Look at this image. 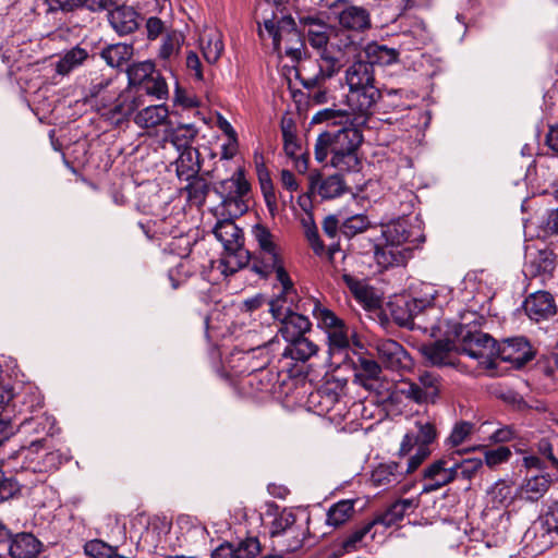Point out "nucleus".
<instances>
[{"label":"nucleus","mask_w":558,"mask_h":558,"mask_svg":"<svg viewBox=\"0 0 558 558\" xmlns=\"http://www.w3.org/2000/svg\"><path fill=\"white\" fill-rule=\"evenodd\" d=\"M44 442V439L34 440L28 447H21L2 459L9 471L20 477L7 476L0 468V504L15 497L23 488L44 483L46 474L61 465V453L45 451Z\"/></svg>","instance_id":"1"},{"label":"nucleus","mask_w":558,"mask_h":558,"mask_svg":"<svg viewBox=\"0 0 558 558\" xmlns=\"http://www.w3.org/2000/svg\"><path fill=\"white\" fill-rule=\"evenodd\" d=\"M363 141L362 133L353 126H341L320 133L316 140L314 154L318 162H324L330 154V165L340 171H355L359 168L357 148Z\"/></svg>","instance_id":"2"},{"label":"nucleus","mask_w":558,"mask_h":558,"mask_svg":"<svg viewBox=\"0 0 558 558\" xmlns=\"http://www.w3.org/2000/svg\"><path fill=\"white\" fill-rule=\"evenodd\" d=\"M345 83L349 87L347 105L355 114V122L365 124L381 97V93L376 86L373 65L365 61L353 62L345 70Z\"/></svg>","instance_id":"3"},{"label":"nucleus","mask_w":558,"mask_h":558,"mask_svg":"<svg viewBox=\"0 0 558 558\" xmlns=\"http://www.w3.org/2000/svg\"><path fill=\"white\" fill-rule=\"evenodd\" d=\"M252 232L257 242V250L251 256L252 270L265 279L276 274L282 293L294 294V284L284 268L283 252L275 235L263 225H256Z\"/></svg>","instance_id":"4"},{"label":"nucleus","mask_w":558,"mask_h":558,"mask_svg":"<svg viewBox=\"0 0 558 558\" xmlns=\"http://www.w3.org/2000/svg\"><path fill=\"white\" fill-rule=\"evenodd\" d=\"M233 218L228 216L217 221L213 229L216 239L223 246L221 258L213 262V267L225 277L235 274L251 262V254L244 247L243 231L234 223Z\"/></svg>","instance_id":"5"},{"label":"nucleus","mask_w":558,"mask_h":558,"mask_svg":"<svg viewBox=\"0 0 558 558\" xmlns=\"http://www.w3.org/2000/svg\"><path fill=\"white\" fill-rule=\"evenodd\" d=\"M299 23L305 33L308 45L317 51L320 78L333 77L341 70L340 60L328 49L331 27L318 15L302 14Z\"/></svg>","instance_id":"6"},{"label":"nucleus","mask_w":558,"mask_h":558,"mask_svg":"<svg viewBox=\"0 0 558 558\" xmlns=\"http://www.w3.org/2000/svg\"><path fill=\"white\" fill-rule=\"evenodd\" d=\"M265 32L272 39L274 50L282 51L292 60H300L304 53L305 43L296 28V23L291 15L265 19L263 22Z\"/></svg>","instance_id":"7"},{"label":"nucleus","mask_w":558,"mask_h":558,"mask_svg":"<svg viewBox=\"0 0 558 558\" xmlns=\"http://www.w3.org/2000/svg\"><path fill=\"white\" fill-rule=\"evenodd\" d=\"M251 186L243 169L239 168L231 178L220 181L214 191L221 198L222 215L240 217L248 209L247 198Z\"/></svg>","instance_id":"8"},{"label":"nucleus","mask_w":558,"mask_h":558,"mask_svg":"<svg viewBox=\"0 0 558 558\" xmlns=\"http://www.w3.org/2000/svg\"><path fill=\"white\" fill-rule=\"evenodd\" d=\"M454 333L461 342L460 352L477 360L486 369L496 367L497 341L492 336L463 325Z\"/></svg>","instance_id":"9"},{"label":"nucleus","mask_w":558,"mask_h":558,"mask_svg":"<svg viewBox=\"0 0 558 558\" xmlns=\"http://www.w3.org/2000/svg\"><path fill=\"white\" fill-rule=\"evenodd\" d=\"M294 295L295 293L287 295L281 292L269 303L272 317L280 323L278 332L287 342L304 337L312 327L306 316L293 312L288 305V301L293 302Z\"/></svg>","instance_id":"10"},{"label":"nucleus","mask_w":558,"mask_h":558,"mask_svg":"<svg viewBox=\"0 0 558 558\" xmlns=\"http://www.w3.org/2000/svg\"><path fill=\"white\" fill-rule=\"evenodd\" d=\"M353 372L354 383L375 395L379 401L386 402L392 397L393 384L383 375L381 367L375 360L357 356L353 362Z\"/></svg>","instance_id":"11"},{"label":"nucleus","mask_w":558,"mask_h":558,"mask_svg":"<svg viewBox=\"0 0 558 558\" xmlns=\"http://www.w3.org/2000/svg\"><path fill=\"white\" fill-rule=\"evenodd\" d=\"M312 314L318 327L325 329L328 335L330 354L347 352L350 348V339L344 322L317 300L312 301Z\"/></svg>","instance_id":"12"},{"label":"nucleus","mask_w":558,"mask_h":558,"mask_svg":"<svg viewBox=\"0 0 558 558\" xmlns=\"http://www.w3.org/2000/svg\"><path fill=\"white\" fill-rule=\"evenodd\" d=\"M456 460L452 454H445L430 462L422 473L424 481L422 494L436 492L457 480Z\"/></svg>","instance_id":"13"},{"label":"nucleus","mask_w":558,"mask_h":558,"mask_svg":"<svg viewBox=\"0 0 558 558\" xmlns=\"http://www.w3.org/2000/svg\"><path fill=\"white\" fill-rule=\"evenodd\" d=\"M142 106L143 95L129 88L119 95L116 94V97L108 101L107 108H100V112L112 124L120 125Z\"/></svg>","instance_id":"14"},{"label":"nucleus","mask_w":558,"mask_h":558,"mask_svg":"<svg viewBox=\"0 0 558 558\" xmlns=\"http://www.w3.org/2000/svg\"><path fill=\"white\" fill-rule=\"evenodd\" d=\"M424 359L436 367H457L459 364L460 349L454 341L436 340L432 343L424 344L421 348Z\"/></svg>","instance_id":"15"},{"label":"nucleus","mask_w":558,"mask_h":558,"mask_svg":"<svg viewBox=\"0 0 558 558\" xmlns=\"http://www.w3.org/2000/svg\"><path fill=\"white\" fill-rule=\"evenodd\" d=\"M349 191L350 187L341 174L325 177L319 172H311L308 175V193L322 199L337 198Z\"/></svg>","instance_id":"16"},{"label":"nucleus","mask_w":558,"mask_h":558,"mask_svg":"<svg viewBox=\"0 0 558 558\" xmlns=\"http://www.w3.org/2000/svg\"><path fill=\"white\" fill-rule=\"evenodd\" d=\"M496 359L512 364L515 368L524 366L534 357L530 342L524 337L504 340L497 344Z\"/></svg>","instance_id":"17"},{"label":"nucleus","mask_w":558,"mask_h":558,"mask_svg":"<svg viewBox=\"0 0 558 558\" xmlns=\"http://www.w3.org/2000/svg\"><path fill=\"white\" fill-rule=\"evenodd\" d=\"M378 359L385 367L391 371L408 369L412 366V359L407 350L396 340L380 339L376 342Z\"/></svg>","instance_id":"18"},{"label":"nucleus","mask_w":558,"mask_h":558,"mask_svg":"<svg viewBox=\"0 0 558 558\" xmlns=\"http://www.w3.org/2000/svg\"><path fill=\"white\" fill-rule=\"evenodd\" d=\"M412 256L413 247H403L384 241L374 245V258L383 269L404 266Z\"/></svg>","instance_id":"19"},{"label":"nucleus","mask_w":558,"mask_h":558,"mask_svg":"<svg viewBox=\"0 0 558 558\" xmlns=\"http://www.w3.org/2000/svg\"><path fill=\"white\" fill-rule=\"evenodd\" d=\"M380 234L384 242L414 248L413 228L404 217L381 225Z\"/></svg>","instance_id":"20"},{"label":"nucleus","mask_w":558,"mask_h":558,"mask_svg":"<svg viewBox=\"0 0 558 558\" xmlns=\"http://www.w3.org/2000/svg\"><path fill=\"white\" fill-rule=\"evenodd\" d=\"M526 315L535 322L548 319L556 314V305L553 295L546 291H537L531 294L523 303Z\"/></svg>","instance_id":"21"},{"label":"nucleus","mask_w":558,"mask_h":558,"mask_svg":"<svg viewBox=\"0 0 558 558\" xmlns=\"http://www.w3.org/2000/svg\"><path fill=\"white\" fill-rule=\"evenodd\" d=\"M339 25L347 31L364 33L372 27L371 13L359 5H347L337 15Z\"/></svg>","instance_id":"22"},{"label":"nucleus","mask_w":558,"mask_h":558,"mask_svg":"<svg viewBox=\"0 0 558 558\" xmlns=\"http://www.w3.org/2000/svg\"><path fill=\"white\" fill-rule=\"evenodd\" d=\"M141 110L134 116V123L140 129H154L160 125H169V109L167 105H148L142 106Z\"/></svg>","instance_id":"23"},{"label":"nucleus","mask_w":558,"mask_h":558,"mask_svg":"<svg viewBox=\"0 0 558 558\" xmlns=\"http://www.w3.org/2000/svg\"><path fill=\"white\" fill-rule=\"evenodd\" d=\"M108 21L111 27L120 36L129 35L138 28L137 12L126 5H118L108 13Z\"/></svg>","instance_id":"24"},{"label":"nucleus","mask_w":558,"mask_h":558,"mask_svg":"<svg viewBox=\"0 0 558 558\" xmlns=\"http://www.w3.org/2000/svg\"><path fill=\"white\" fill-rule=\"evenodd\" d=\"M198 135V129L193 123H180L172 126L170 123L165 130L163 142L171 143L177 150L194 148L192 143Z\"/></svg>","instance_id":"25"},{"label":"nucleus","mask_w":558,"mask_h":558,"mask_svg":"<svg viewBox=\"0 0 558 558\" xmlns=\"http://www.w3.org/2000/svg\"><path fill=\"white\" fill-rule=\"evenodd\" d=\"M407 475L404 465L396 461L378 464L372 472V482L375 486L390 487L401 483Z\"/></svg>","instance_id":"26"},{"label":"nucleus","mask_w":558,"mask_h":558,"mask_svg":"<svg viewBox=\"0 0 558 558\" xmlns=\"http://www.w3.org/2000/svg\"><path fill=\"white\" fill-rule=\"evenodd\" d=\"M112 81L110 78H96L92 81L90 85L86 89L85 100L100 111V108H107L108 101L116 97V92L110 90Z\"/></svg>","instance_id":"27"},{"label":"nucleus","mask_w":558,"mask_h":558,"mask_svg":"<svg viewBox=\"0 0 558 558\" xmlns=\"http://www.w3.org/2000/svg\"><path fill=\"white\" fill-rule=\"evenodd\" d=\"M12 558H35L40 551V542L29 533L17 534L9 544Z\"/></svg>","instance_id":"28"},{"label":"nucleus","mask_w":558,"mask_h":558,"mask_svg":"<svg viewBox=\"0 0 558 558\" xmlns=\"http://www.w3.org/2000/svg\"><path fill=\"white\" fill-rule=\"evenodd\" d=\"M532 531L536 539V546L543 550L553 546L558 538V525H556L545 512L533 524Z\"/></svg>","instance_id":"29"},{"label":"nucleus","mask_w":558,"mask_h":558,"mask_svg":"<svg viewBox=\"0 0 558 558\" xmlns=\"http://www.w3.org/2000/svg\"><path fill=\"white\" fill-rule=\"evenodd\" d=\"M179 157L175 160L177 175L180 180H190L201 171L199 151L196 148L178 150Z\"/></svg>","instance_id":"30"},{"label":"nucleus","mask_w":558,"mask_h":558,"mask_svg":"<svg viewBox=\"0 0 558 558\" xmlns=\"http://www.w3.org/2000/svg\"><path fill=\"white\" fill-rule=\"evenodd\" d=\"M556 268V255L549 248L537 251L525 266L526 274L536 276H549Z\"/></svg>","instance_id":"31"},{"label":"nucleus","mask_w":558,"mask_h":558,"mask_svg":"<svg viewBox=\"0 0 558 558\" xmlns=\"http://www.w3.org/2000/svg\"><path fill=\"white\" fill-rule=\"evenodd\" d=\"M364 52L367 59L365 62H369L373 66L375 64L390 65L396 63L399 58L397 49L376 41L368 43L364 48Z\"/></svg>","instance_id":"32"},{"label":"nucleus","mask_w":558,"mask_h":558,"mask_svg":"<svg viewBox=\"0 0 558 558\" xmlns=\"http://www.w3.org/2000/svg\"><path fill=\"white\" fill-rule=\"evenodd\" d=\"M204 59L210 63H216L222 54L223 41L218 31L204 32L199 38Z\"/></svg>","instance_id":"33"},{"label":"nucleus","mask_w":558,"mask_h":558,"mask_svg":"<svg viewBox=\"0 0 558 558\" xmlns=\"http://www.w3.org/2000/svg\"><path fill=\"white\" fill-rule=\"evenodd\" d=\"M331 77L320 78V65L318 71L308 77L301 80L302 86L308 92V98L316 105H324L329 100V90L324 87L325 83Z\"/></svg>","instance_id":"34"},{"label":"nucleus","mask_w":558,"mask_h":558,"mask_svg":"<svg viewBox=\"0 0 558 558\" xmlns=\"http://www.w3.org/2000/svg\"><path fill=\"white\" fill-rule=\"evenodd\" d=\"M417 507V502L413 498L400 499L395 501L380 517L375 519L377 524L391 526L403 519L405 513L413 511Z\"/></svg>","instance_id":"35"},{"label":"nucleus","mask_w":558,"mask_h":558,"mask_svg":"<svg viewBox=\"0 0 558 558\" xmlns=\"http://www.w3.org/2000/svg\"><path fill=\"white\" fill-rule=\"evenodd\" d=\"M88 58L86 49L76 46L65 51L54 64V71L59 75H68L73 70L81 66L84 61Z\"/></svg>","instance_id":"36"},{"label":"nucleus","mask_w":558,"mask_h":558,"mask_svg":"<svg viewBox=\"0 0 558 558\" xmlns=\"http://www.w3.org/2000/svg\"><path fill=\"white\" fill-rule=\"evenodd\" d=\"M428 290H430L426 295V298L417 299L414 298L411 301L405 303L407 313L398 314V312H395V320L399 326H408L412 320L413 317L420 314L423 310L430 306L433 304V301L435 299V290L433 287H428Z\"/></svg>","instance_id":"37"},{"label":"nucleus","mask_w":558,"mask_h":558,"mask_svg":"<svg viewBox=\"0 0 558 558\" xmlns=\"http://www.w3.org/2000/svg\"><path fill=\"white\" fill-rule=\"evenodd\" d=\"M134 48L129 44H113L104 48L101 58L111 68H121L126 64L133 56Z\"/></svg>","instance_id":"38"},{"label":"nucleus","mask_w":558,"mask_h":558,"mask_svg":"<svg viewBox=\"0 0 558 558\" xmlns=\"http://www.w3.org/2000/svg\"><path fill=\"white\" fill-rule=\"evenodd\" d=\"M318 351V347L307 337H301L288 342L283 355L292 360L305 362Z\"/></svg>","instance_id":"39"},{"label":"nucleus","mask_w":558,"mask_h":558,"mask_svg":"<svg viewBox=\"0 0 558 558\" xmlns=\"http://www.w3.org/2000/svg\"><path fill=\"white\" fill-rule=\"evenodd\" d=\"M550 483L551 480L549 475L541 474L532 476L521 486V497L530 501H537L548 490Z\"/></svg>","instance_id":"40"},{"label":"nucleus","mask_w":558,"mask_h":558,"mask_svg":"<svg viewBox=\"0 0 558 558\" xmlns=\"http://www.w3.org/2000/svg\"><path fill=\"white\" fill-rule=\"evenodd\" d=\"M133 92L143 95V101L145 102L146 96H151L158 100L167 99L169 96L168 85L166 80L160 73L153 74L143 85L138 88H131Z\"/></svg>","instance_id":"41"},{"label":"nucleus","mask_w":558,"mask_h":558,"mask_svg":"<svg viewBox=\"0 0 558 558\" xmlns=\"http://www.w3.org/2000/svg\"><path fill=\"white\" fill-rule=\"evenodd\" d=\"M354 512V500L343 499L332 505L327 511L326 523L338 527L345 523Z\"/></svg>","instance_id":"42"},{"label":"nucleus","mask_w":558,"mask_h":558,"mask_svg":"<svg viewBox=\"0 0 558 558\" xmlns=\"http://www.w3.org/2000/svg\"><path fill=\"white\" fill-rule=\"evenodd\" d=\"M126 73L130 88H138L156 73L155 63L150 60L133 63L128 68Z\"/></svg>","instance_id":"43"},{"label":"nucleus","mask_w":558,"mask_h":558,"mask_svg":"<svg viewBox=\"0 0 558 558\" xmlns=\"http://www.w3.org/2000/svg\"><path fill=\"white\" fill-rule=\"evenodd\" d=\"M354 118L355 114L349 107L348 110H336L331 108H326L314 116L313 122H331L332 128L341 125L342 122H350L351 124L359 125L355 122Z\"/></svg>","instance_id":"44"},{"label":"nucleus","mask_w":558,"mask_h":558,"mask_svg":"<svg viewBox=\"0 0 558 558\" xmlns=\"http://www.w3.org/2000/svg\"><path fill=\"white\" fill-rule=\"evenodd\" d=\"M343 281L349 287L354 296L365 303L368 308L377 307L379 304V300L374 296V292L368 287L362 284L359 280L354 279L352 276L344 274L342 276Z\"/></svg>","instance_id":"45"},{"label":"nucleus","mask_w":558,"mask_h":558,"mask_svg":"<svg viewBox=\"0 0 558 558\" xmlns=\"http://www.w3.org/2000/svg\"><path fill=\"white\" fill-rule=\"evenodd\" d=\"M187 181L189 184L185 186V191L187 193L189 201L198 207L203 206L209 193L208 182L198 174Z\"/></svg>","instance_id":"46"},{"label":"nucleus","mask_w":558,"mask_h":558,"mask_svg":"<svg viewBox=\"0 0 558 558\" xmlns=\"http://www.w3.org/2000/svg\"><path fill=\"white\" fill-rule=\"evenodd\" d=\"M417 384L426 402H435L439 395L440 377L433 372L425 371L420 373Z\"/></svg>","instance_id":"47"},{"label":"nucleus","mask_w":558,"mask_h":558,"mask_svg":"<svg viewBox=\"0 0 558 558\" xmlns=\"http://www.w3.org/2000/svg\"><path fill=\"white\" fill-rule=\"evenodd\" d=\"M296 517L290 510H282L271 522L269 534L271 537H282L287 533H292V526L295 525Z\"/></svg>","instance_id":"48"},{"label":"nucleus","mask_w":558,"mask_h":558,"mask_svg":"<svg viewBox=\"0 0 558 558\" xmlns=\"http://www.w3.org/2000/svg\"><path fill=\"white\" fill-rule=\"evenodd\" d=\"M47 13H74L82 9L89 10L92 0H44Z\"/></svg>","instance_id":"49"},{"label":"nucleus","mask_w":558,"mask_h":558,"mask_svg":"<svg viewBox=\"0 0 558 558\" xmlns=\"http://www.w3.org/2000/svg\"><path fill=\"white\" fill-rule=\"evenodd\" d=\"M391 393L392 397L388 398L386 401L395 402L400 395L418 404L427 403L423 392L420 390L418 384L414 381H403L400 386L396 387L395 390L391 389Z\"/></svg>","instance_id":"50"},{"label":"nucleus","mask_w":558,"mask_h":558,"mask_svg":"<svg viewBox=\"0 0 558 558\" xmlns=\"http://www.w3.org/2000/svg\"><path fill=\"white\" fill-rule=\"evenodd\" d=\"M371 227V221L366 215L356 214L344 219L340 226V231L347 238H352L366 231Z\"/></svg>","instance_id":"51"},{"label":"nucleus","mask_w":558,"mask_h":558,"mask_svg":"<svg viewBox=\"0 0 558 558\" xmlns=\"http://www.w3.org/2000/svg\"><path fill=\"white\" fill-rule=\"evenodd\" d=\"M487 493L494 507L507 506L513 499V488L506 481L496 482Z\"/></svg>","instance_id":"52"},{"label":"nucleus","mask_w":558,"mask_h":558,"mask_svg":"<svg viewBox=\"0 0 558 558\" xmlns=\"http://www.w3.org/2000/svg\"><path fill=\"white\" fill-rule=\"evenodd\" d=\"M376 524L377 521L373 520L355 529L353 532L347 535L341 542V547L343 550L347 553L355 550L362 543L363 538L372 531Z\"/></svg>","instance_id":"53"},{"label":"nucleus","mask_w":558,"mask_h":558,"mask_svg":"<svg viewBox=\"0 0 558 558\" xmlns=\"http://www.w3.org/2000/svg\"><path fill=\"white\" fill-rule=\"evenodd\" d=\"M281 132L283 138V149L286 154L291 158H296L301 147L298 144L293 122L291 120L282 121Z\"/></svg>","instance_id":"54"},{"label":"nucleus","mask_w":558,"mask_h":558,"mask_svg":"<svg viewBox=\"0 0 558 558\" xmlns=\"http://www.w3.org/2000/svg\"><path fill=\"white\" fill-rule=\"evenodd\" d=\"M482 466L483 461L478 458L463 459L461 461L456 460L454 473L457 474V480L462 478L471 481Z\"/></svg>","instance_id":"55"},{"label":"nucleus","mask_w":558,"mask_h":558,"mask_svg":"<svg viewBox=\"0 0 558 558\" xmlns=\"http://www.w3.org/2000/svg\"><path fill=\"white\" fill-rule=\"evenodd\" d=\"M474 430V424L460 421L456 423L451 429L450 435L447 438V445L450 447H458L466 441Z\"/></svg>","instance_id":"56"},{"label":"nucleus","mask_w":558,"mask_h":558,"mask_svg":"<svg viewBox=\"0 0 558 558\" xmlns=\"http://www.w3.org/2000/svg\"><path fill=\"white\" fill-rule=\"evenodd\" d=\"M235 558H255L260 553L257 537H246L233 544Z\"/></svg>","instance_id":"57"},{"label":"nucleus","mask_w":558,"mask_h":558,"mask_svg":"<svg viewBox=\"0 0 558 558\" xmlns=\"http://www.w3.org/2000/svg\"><path fill=\"white\" fill-rule=\"evenodd\" d=\"M416 432L414 433V438L417 445H425L428 447L437 436L436 427L433 423L428 421H417L415 423Z\"/></svg>","instance_id":"58"},{"label":"nucleus","mask_w":558,"mask_h":558,"mask_svg":"<svg viewBox=\"0 0 558 558\" xmlns=\"http://www.w3.org/2000/svg\"><path fill=\"white\" fill-rule=\"evenodd\" d=\"M84 553L90 558H111L114 549L100 539H93L85 544Z\"/></svg>","instance_id":"59"},{"label":"nucleus","mask_w":558,"mask_h":558,"mask_svg":"<svg viewBox=\"0 0 558 558\" xmlns=\"http://www.w3.org/2000/svg\"><path fill=\"white\" fill-rule=\"evenodd\" d=\"M291 530H293L292 533H287L284 536H282V543L287 551L293 553L303 546L305 541V529L295 524Z\"/></svg>","instance_id":"60"},{"label":"nucleus","mask_w":558,"mask_h":558,"mask_svg":"<svg viewBox=\"0 0 558 558\" xmlns=\"http://www.w3.org/2000/svg\"><path fill=\"white\" fill-rule=\"evenodd\" d=\"M180 48L179 36L175 33L167 34L159 49V57L163 60L170 59Z\"/></svg>","instance_id":"61"},{"label":"nucleus","mask_w":558,"mask_h":558,"mask_svg":"<svg viewBox=\"0 0 558 558\" xmlns=\"http://www.w3.org/2000/svg\"><path fill=\"white\" fill-rule=\"evenodd\" d=\"M510 457L511 450L508 447L500 446L496 449L487 450L485 452V462L488 466L493 468L507 462Z\"/></svg>","instance_id":"62"},{"label":"nucleus","mask_w":558,"mask_h":558,"mask_svg":"<svg viewBox=\"0 0 558 558\" xmlns=\"http://www.w3.org/2000/svg\"><path fill=\"white\" fill-rule=\"evenodd\" d=\"M539 228L543 230L544 235L558 234V208L547 210L541 218Z\"/></svg>","instance_id":"63"},{"label":"nucleus","mask_w":558,"mask_h":558,"mask_svg":"<svg viewBox=\"0 0 558 558\" xmlns=\"http://www.w3.org/2000/svg\"><path fill=\"white\" fill-rule=\"evenodd\" d=\"M173 102L182 106L183 108H196L199 106L198 98L195 95L187 93L179 84H177L174 89Z\"/></svg>","instance_id":"64"}]
</instances>
